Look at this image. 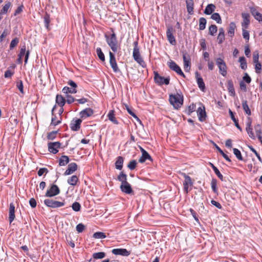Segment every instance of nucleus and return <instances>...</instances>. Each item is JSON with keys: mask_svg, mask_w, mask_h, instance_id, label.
Returning a JSON list of instances; mask_svg holds the SVG:
<instances>
[{"mask_svg": "<svg viewBox=\"0 0 262 262\" xmlns=\"http://www.w3.org/2000/svg\"><path fill=\"white\" fill-rule=\"evenodd\" d=\"M214 146L216 149L220 152V153L223 156V157L228 161L231 162L230 159L228 156L225 154L224 151L215 144L214 143Z\"/></svg>", "mask_w": 262, "mask_h": 262, "instance_id": "4c0bfd02", "label": "nucleus"}, {"mask_svg": "<svg viewBox=\"0 0 262 262\" xmlns=\"http://www.w3.org/2000/svg\"><path fill=\"white\" fill-rule=\"evenodd\" d=\"M78 181V178L77 176L74 175L68 179V183L71 185L75 186L76 185Z\"/></svg>", "mask_w": 262, "mask_h": 262, "instance_id": "72a5a7b5", "label": "nucleus"}, {"mask_svg": "<svg viewBox=\"0 0 262 262\" xmlns=\"http://www.w3.org/2000/svg\"><path fill=\"white\" fill-rule=\"evenodd\" d=\"M181 175L183 176L185 178L184 181L183 182L184 190L186 193H187L189 191V186H192L193 183L191 178L187 176L186 173L182 172Z\"/></svg>", "mask_w": 262, "mask_h": 262, "instance_id": "0eeeda50", "label": "nucleus"}, {"mask_svg": "<svg viewBox=\"0 0 262 262\" xmlns=\"http://www.w3.org/2000/svg\"><path fill=\"white\" fill-rule=\"evenodd\" d=\"M242 106L246 114H247L248 115H251V111L248 105L247 100H243L242 101Z\"/></svg>", "mask_w": 262, "mask_h": 262, "instance_id": "2f4dec72", "label": "nucleus"}, {"mask_svg": "<svg viewBox=\"0 0 262 262\" xmlns=\"http://www.w3.org/2000/svg\"><path fill=\"white\" fill-rule=\"evenodd\" d=\"M195 110V105L192 104L190 105L186 110V112L188 115H190L191 114L194 112Z\"/></svg>", "mask_w": 262, "mask_h": 262, "instance_id": "49530a36", "label": "nucleus"}, {"mask_svg": "<svg viewBox=\"0 0 262 262\" xmlns=\"http://www.w3.org/2000/svg\"><path fill=\"white\" fill-rule=\"evenodd\" d=\"M118 180L121 182L120 189L123 192L128 194L134 193L131 185L127 181V175L125 173L121 172L118 177Z\"/></svg>", "mask_w": 262, "mask_h": 262, "instance_id": "f257e3e1", "label": "nucleus"}, {"mask_svg": "<svg viewBox=\"0 0 262 262\" xmlns=\"http://www.w3.org/2000/svg\"><path fill=\"white\" fill-rule=\"evenodd\" d=\"M246 130L247 132V133L249 135V137L253 139H255V136H254V133L252 131V128L249 127H246Z\"/></svg>", "mask_w": 262, "mask_h": 262, "instance_id": "052dcab7", "label": "nucleus"}, {"mask_svg": "<svg viewBox=\"0 0 262 262\" xmlns=\"http://www.w3.org/2000/svg\"><path fill=\"white\" fill-rule=\"evenodd\" d=\"M242 15L243 18V23H242V25L243 26H245V28H247L250 24V15L248 13H242Z\"/></svg>", "mask_w": 262, "mask_h": 262, "instance_id": "a878e982", "label": "nucleus"}, {"mask_svg": "<svg viewBox=\"0 0 262 262\" xmlns=\"http://www.w3.org/2000/svg\"><path fill=\"white\" fill-rule=\"evenodd\" d=\"M9 33L10 31L8 30H7V29H5L2 34H1V35L0 36V42H2L3 41L4 38L5 37H6L8 34H9Z\"/></svg>", "mask_w": 262, "mask_h": 262, "instance_id": "6e6d98bb", "label": "nucleus"}, {"mask_svg": "<svg viewBox=\"0 0 262 262\" xmlns=\"http://www.w3.org/2000/svg\"><path fill=\"white\" fill-rule=\"evenodd\" d=\"M186 3L188 13L190 14H193L194 7L193 0H186Z\"/></svg>", "mask_w": 262, "mask_h": 262, "instance_id": "aec40b11", "label": "nucleus"}, {"mask_svg": "<svg viewBox=\"0 0 262 262\" xmlns=\"http://www.w3.org/2000/svg\"><path fill=\"white\" fill-rule=\"evenodd\" d=\"M255 72L257 74H259L261 72V63L259 62L255 63Z\"/></svg>", "mask_w": 262, "mask_h": 262, "instance_id": "0e129e2a", "label": "nucleus"}, {"mask_svg": "<svg viewBox=\"0 0 262 262\" xmlns=\"http://www.w3.org/2000/svg\"><path fill=\"white\" fill-rule=\"evenodd\" d=\"M154 80L156 83L161 85L162 84L168 85L169 83L170 78L169 77L164 78V77L161 76L158 72H154Z\"/></svg>", "mask_w": 262, "mask_h": 262, "instance_id": "39448f33", "label": "nucleus"}, {"mask_svg": "<svg viewBox=\"0 0 262 262\" xmlns=\"http://www.w3.org/2000/svg\"><path fill=\"white\" fill-rule=\"evenodd\" d=\"M239 62H240V67L241 69L245 70L247 67L246 58L244 56L240 57L239 58Z\"/></svg>", "mask_w": 262, "mask_h": 262, "instance_id": "c9c22d12", "label": "nucleus"}, {"mask_svg": "<svg viewBox=\"0 0 262 262\" xmlns=\"http://www.w3.org/2000/svg\"><path fill=\"white\" fill-rule=\"evenodd\" d=\"M215 8V6L214 5L212 4H208L205 10H204V13L207 15H210L214 11V9Z\"/></svg>", "mask_w": 262, "mask_h": 262, "instance_id": "393cba45", "label": "nucleus"}, {"mask_svg": "<svg viewBox=\"0 0 262 262\" xmlns=\"http://www.w3.org/2000/svg\"><path fill=\"white\" fill-rule=\"evenodd\" d=\"M190 67V61H184V69L186 72H188Z\"/></svg>", "mask_w": 262, "mask_h": 262, "instance_id": "e2e57ef3", "label": "nucleus"}, {"mask_svg": "<svg viewBox=\"0 0 262 262\" xmlns=\"http://www.w3.org/2000/svg\"><path fill=\"white\" fill-rule=\"evenodd\" d=\"M167 64L171 70L174 71L178 74L183 76V77H185V75L182 71L180 67L175 62L172 60H170L169 62H168Z\"/></svg>", "mask_w": 262, "mask_h": 262, "instance_id": "1a4fd4ad", "label": "nucleus"}, {"mask_svg": "<svg viewBox=\"0 0 262 262\" xmlns=\"http://www.w3.org/2000/svg\"><path fill=\"white\" fill-rule=\"evenodd\" d=\"M81 120L80 119L76 120L73 122L71 123V128L72 130L74 131L78 130L80 127V124L81 123Z\"/></svg>", "mask_w": 262, "mask_h": 262, "instance_id": "412c9836", "label": "nucleus"}, {"mask_svg": "<svg viewBox=\"0 0 262 262\" xmlns=\"http://www.w3.org/2000/svg\"><path fill=\"white\" fill-rule=\"evenodd\" d=\"M57 131H52L48 134L47 139L48 140H53L55 138Z\"/></svg>", "mask_w": 262, "mask_h": 262, "instance_id": "864d4df0", "label": "nucleus"}, {"mask_svg": "<svg viewBox=\"0 0 262 262\" xmlns=\"http://www.w3.org/2000/svg\"><path fill=\"white\" fill-rule=\"evenodd\" d=\"M211 186L213 191L217 194V180L215 179H212L211 182Z\"/></svg>", "mask_w": 262, "mask_h": 262, "instance_id": "58836bf2", "label": "nucleus"}, {"mask_svg": "<svg viewBox=\"0 0 262 262\" xmlns=\"http://www.w3.org/2000/svg\"><path fill=\"white\" fill-rule=\"evenodd\" d=\"M18 42L19 40L17 38H15L14 39H12L10 45V49H13L15 46H17Z\"/></svg>", "mask_w": 262, "mask_h": 262, "instance_id": "5fc2aeb1", "label": "nucleus"}, {"mask_svg": "<svg viewBox=\"0 0 262 262\" xmlns=\"http://www.w3.org/2000/svg\"><path fill=\"white\" fill-rule=\"evenodd\" d=\"M112 252L115 255H120L124 256H127L130 254V251L123 248L114 249Z\"/></svg>", "mask_w": 262, "mask_h": 262, "instance_id": "4468645a", "label": "nucleus"}, {"mask_svg": "<svg viewBox=\"0 0 262 262\" xmlns=\"http://www.w3.org/2000/svg\"><path fill=\"white\" fill-rule=\"evenodd\" d=\"M115 111L114 110H111L110 111L108 115H107V117L108 118V119L112 121V122H113L114 124H118V122L117 121V120H116V119L115 118Z\"/></svg>", "mask_w": 262, "mask_h": 262, "instance_id": "c756f323", "label": "nucleus"}, {"mask_svg": "<svg viewBox=\"0 0 262 262\" xmlns=\"http://www.w3.org/2000/svg\"><path fill=\"white\" fill-rule=\"evenodd\" d=\"M195 75L199 88L202 91H204L205 89V85L203 81V78L200 76V75L198 72H195Z\"/></svg>", "mask_w": 262, "mask_h": 262, "instance_id": "f3484780", "label": "nucleus"}, {"mask_svg": "<svg viewBox=\"0 0 262 262\" xmlns=\"http://www.w3.org/2000/svg\"><path fill=\"white\" fill-rule=\"evenodd\" d=\"M146 160H149L151 161L152 160L151 156L149 155V154L147 151H146V152L143 151V154H142V156L139 159V162L140 163H143L145 162V161Z\"/></svg>", "mask_w": 262, "mask_h": 262, "instance_id": "b1692460", "label": "nucleus"}, {"mask_svg": "<svg viewBox=\"0 0 262 262\" xmlns=\"http://www.w3.org/2000/svg\"><path fill=\"white\" fill-rule=\"evenodd\" d=\"M110 55V63L111 66L112 68L113 69V71L115 73H117L120 72V70L118 67L116 58L115 57V55L113 53L111 52H110L109 53Z\"/></svg>", "mask_w": 262, "mask_h": 262, "instance_id": "f8f14e48", "label": "nucleus"}, {"mask_svg": "<svg viewBox=\"0 0 262 262\" xmlns=\"http://www.w3.org/2000/svg\"><path fill=\"white\" fill-rule=\"evenodd\" d=\"M196 112L199 117V120L201 122L204 121L206 117V113L205 112V107L204 106L203 107H199L198 108Z\"/></svg>", "mask_w": 262, "mask_h": 262, "instance_id": "2eb2a0df", "label": "nucleus"}, {"mask_svg": "<svg viewBox=\"0 0 262 262\" xmlns=\"http://www.w3.org/2000/svg\"><path fill=\"white\" fill-rule=\"evenodd\" d=\"M227 88H228V92L230 93V95L232 96H234L235 95V92L234 91L233 83L231 80H229L228 81Z\"/></svg>", "mask_w": 262, "mask_h": 262, "instance_id": "4be33fe9", "label": "nucleus"}, {"mask_svg": "<svg viewBox=\"0 0 262 262\" xmlns=\"http://www.w3.org/2000/svg\"><path fill=\"white\" fill-rule=\"evenodd\" d=\"M169 102L176 108H178L182 105L183 102V96L179 94L170 95Z\"/></svg>", "mask_w": 262, "mask_h": 262, "instance_id": "f03ea898", "label": "nucleus"}, {"mask_svg": "<svg viewBox=\"0 0 262 262\" xmlns=\"http://www.w3.org/2000/svg\"><path fill=\"white\" fill-rule=\"evenodd\" d=\"M96 52H97V55H98L99 58L101 61H105V56H104V54L102 52V50H101V48H98L96 49Z\"/></svg>", "mask_w": 262, "mask_h": 262, "instance_id": "37998d69", "label": "nucleus"}, {"mask_svg": "<svg viewBox=\"0 0 262 262\" xmlns=\"http://www.w3.org/2000/svg\"><path fill=\"white\" fill-rule=\"evenodd\" d=\"M66 100L68 104H71L74 102L75 99L72 96L68 95L67 96V100Z\"/></svg>", "mask_w": 262, "mask_h": 262, "instance_id": "338daca9", "label": "nucleus"}, {"mask_svg": "<svg viewBox=\"0 0 262 262\" xmlns=\"http://www.w3.org/2000/svg\"><path fill=\"white\" fill-rule=\"evenodd\" d=\"M206 19L204 17H201L199 19V29L203 30L205 29L206 24Z\"/></svg>", "mask_w": 262, "mask_h": 262, "instance_id": "f704fd0d", "label": "nucleus"}, {"mask_svg": "<svg viewBox=\"0 0 262 262\" xmlns=\"http://www.w3.org/2000/svg\"><path fill=\"white\" fill-rule=\"evenodd\" d=\"M66 102L65 98L61 95L57 94L56 97V103L60 107H63Z\"/></svg>", "mask_w": 262, "mask_h": 262, "instance_id": "5701e85b", "label": "nucleus"}, {"mask_svg": "<svg viewBox=\"0 0 262 262\" xmlns=\"http://www.w3.org/2000/svg\"><path fill=\"white\" fill-rule=\"evenodd\" d=\"M105 37L106 38V42L110 47L111 48L114 52H116L117 51V39L116 34L113 32L109 37L105 34Z\"/></svg>", "mask_w": 262, "mask_h": 262, "instance_id": "7ed1b4c3", "label": "nucleus"}, {"mask_svg": "<svg viewBox=\"0 0 262 262\" xmlns=\"http://www.w3.org/2000/svg\"><path fill=\"white\" fill-rule=\"evenodd\" d=\"M137 166L136 161L135 160L130 161L127 165V167L130 170H134Z\"/></svg>", "mask_w": 262, "mask_h": 262, "instance_id": "09e8293b", "label": "nucleus"}, {"mask_svg": "<svg viewBox=\"0 0 262 262\" xmlns=\"http://www.w3.org/2000/svg\"><path fill=\"white\" fill-rule=\"evenodd\" d=\"M236 28V26L234 23L231 22L229 25V28L228 31V35L233 37L234 35V30Z\"/></svg>", "mask_w": 262, "mask_h": 262, "instance_id": "7c9ffc66", "label": "nucleus"}, {"mask_svg": "<svg viewBox=\"0 0 262 262\" xmlns=\"http://www.w3.org/2000/svg\"><path fill=\"white\" fill-rule=\"evenodd\" d=\"M62 92H63V93H64L65 94H68V93L74 94L77 92V91L75 89L69 88L68 86H64L62 89Z\"/></svg>", "mask_w": 262, "mask_h": 262, "instance_id": "e433bc0d", "label": "nucleus"}, {"mask_svg": "<svg viewBox=\"0 0 262 262\" xmlns=\"http://www.w3.org/2000/svg\"><path fill=\"white\" fill-rule=\"evenodd\" d=\"M229 114L230 115L231 119L233 120V121L234 122V123L235 124V126L240 131H242V128L240 127V126L238 124V120L237 119H236V118H235L233 113L230 110H229Z\"/></svg>", "mask_w": 262, "mask_h": 262, "instance_id": "473e14b6", "label": "nucleus"}, {"mask_svg": "<svg viewBox=\"0 0 262 262\" xmlns=\"http://www.w3.org/2000/svg\"><path fill=\"white\" fill-rule=\"evenodd\" d=\"M30 52L28 50L26 52V46L24 45L20 49V52L18 54L19 59H20V62H22V57L25 55V63L26 64L28 61V59L29 58Z\"/></svg>", "mask_w": 262, "mask_h": 262, "instance_id": "ddd939ff", "label": "nucleus"}, {"mask_svg": "<svg viewBox=\"0 0 262 262\" xmlns=\"http://www.w3.org/2000/svg\"><path fill=\"white\" fill-rule=\"evenodd\" d=\"M250 12L254 17L256 16L259 12L257 11V7H250Z\"/></svg>", "mask_w": 262, "mask_h": 262, "instance_id": "4d7b16f0", "label": "nucleus"}, {"mask_svg": "<svg viewBox=\"0 0 262 262\" xmlns=\"http://www.w3.org/2000/svg\"><path fill=\"white\" fill-rule=\"evenodd\" d=\"M105 256V253L103 252L94 253L93 254V257L94 259H102Z\"/></svg>", "mask_w": 262, "mask_h": 262, "instance_id": "a19ab883", "label": "nucleus"}, {"mask_svg": "<svg viewBox=\"0 0 262 262\" xmlns=\"http://www.w3.org/2000/svg\"><path fill=\"white\" fill-rule=\"evenodd\" d=\"M217 32V27L215 25H211L209 28V32L211 35H214Z\"/></svg>", "mask_w": 262, "mask_h": 262, "instance_id": "a18cd8bd", "label": "nucleus"}, {"mask_svg": "<svg viewBox=\"0 0 262 262\" xmlns=\"http://www.w3.org/2000/svg\"><path fill=\"white\" fill-rule=\"evenodd\" d=\"M216 64L219 69L220 73L223 76L227 75V66L225 62L221 58L216 59Z\"/></svg>", "mask_w": 262, "mask_h": 262, "instance_id": "20e7f679", "label": "nucleus"}, {"mask_svg": "<svg viewBox=\"0 0 262 262\" xmlns=\"http://www.w3.org/2000/svg\"><path fill=\"white\" fill-rule=\"evenodd\" d=\"M15 217V206L13 203L10 204L9 211V221L11 223Z\"/></svg>", "mask_w": 262, "mask_h": 262, "instance_id": "a211bd4d", "label": "nucleus"}, {"mask_svg": "<svg viewBox=\"0 0 262 262\" xmlns=\"http://www.w3.org/2000/svg\"><path fill=\"white\" fill-rule=\"evenodd\" d=\"M248 147L254 153L258 160L262 163V159H261L259 154L256 151V150L252 146H248Z\"/></svg>", "mask_w": 262, "mask_h": 262, "instance_id": "bf43d9fd", "label": "nucleus"}, {"mask_svg": "<svg viewBox=\"0 0 262 262\" xmlns=\"http://www.w3.org/2000/svg\"><path fill=\"white\" fill-rule=\"evenodd\" d=\"M93 114V111L90 108H87L82 111L80 115L82 118H85L92 116Z\"/></svg>", "mask_w": 262, "mask_h": 262, "instance_id": "6ab92c4d", "label": "nucleus"}, {"mask_svg": "<svg viewBox=\"0 0 262 262\" xmlns=\"http://www.w3.org/2000/svg\"><path fill=\"white\" fill-rule=\"evenodd\" d=\"M44 203L48 207L53 208H58L64 205V202H59L49 199L45 200Z\"/></svg>", "mask_w": 262, "mask_h": 262, "instance_id": "423d86ee", "label": "nucleus"}, {"mask_svg": "<svg viewBox=\"0 0 262 262\" xmlns=\"http://www.w3.org/2000/svg\"><path fill=\"white\" fill-rule=\"evenodd\" d=\"M10 6H11V3L10 2L7 3L5 5V6L3 7L2 9L1 10V14H6Z\"/></svg>", "mask_w": 262, "mask_h": 262, "instance_id": "3c124183", "label": "nucleus"}, {"mask_svg": "<svg viewBox=\"0 0 262 262\" xmlns=\"http://www.w3.org/2000/svg\"><path fill=\"white\" fill-rule=\"evenodd\" d=\"M134 48L133 54L134 58L141 56L139 52V48L138 46V41H136L134 42Z\"/></svg>", "mask_w": 262, "mask_h": 262, "instance_id": "bb28decb", "label": "nucleus"}, {"mask_svg": "<svg viewBox=\"0 0 262 262\" xmlns=\"http://www.w3.org/2000/svg\"><path fill=\"white\" fill-rule=\"evenodd\" d=\"M72 208L74 211L77 212L80 210L81 205L78 202H75L72 204Z\"/></svg>", "mask_w": 262, "mask_h": 262, "instance_id": "8fccbe9b", "label": "nucleus"}, {"mask_svg": "<svg viewBox=\"0 0 262 262\" xmlns=\"http://www.w3.org/2000/svg\"><path fill=\"white\" fill-rule=\"evenodd\" d=\"M95 238H104L106 237V235L104 233L101 232H96L94 233L93 235Z\"/></svg>", "mask_w": 262, "mask_h": 262, "instance_id": "c03bdc74", "label": "nucleus"}, {"mask_svg": "<svg viewBox=\"0 0 262 262\" xmlns=\"http://www.w3.org/2000/svg\"><path fill=\"white\" fill-rule=\"evenodd\" d=\"M61 143L59 142H49L48 144L49 151L53 154H56L58 151Z\"/></svg>", "mask_w": 262, "mask_h": 262, "instance_id": "9b49d317", "label": "nucleus"}, {"mask_svg": "<svg viewBox=\"0 0 262 262\" xmlns=\"http://www.w3.org/2000/svg\"><path fill=\"white\" fill-rule=\"evenodd\" d=\"M173 29L171 26L167 27L166 31V36L167 39L169 43L172 45H174L176 43L175 37L173 35Z\"/></svg>", "mask_w": 262, "mask_h": 262, "instance_id": "9d476101", "label": "nucleus"}, {"mask_svg": "<svg viewBox=\"0 0 262 262\" xmlns=\"http://www.w3.org/2000/svg\"><path fill=\"white\" fill-rule=\"evenodd\" d=\"M123 164V157L119 156L117 158V161L115 162L116 168L119 170H121L122 168Z\"/></svg>", "mask_w": 262, "mask_h": 262, "instance_id": "cd10ccee", "label": "nucleus"}, {"mask_svg": "<svg viewBox=\"0 0 262 262\" xmlns=\"http://www.w3.org/2000/svg\"><path fill=\"white\" fill-rule=\"evenodd\" d=\"M126 109L127 112L133 116L135 119H136L138 121H139L140 123L141 122L139 118L137 116V115L132 111V109L129 107L127 105H125Z\"/></svg>", "mask_w": 262, "mask_h": 262, "instance_id": "79ce46f5", "label": "nucleus"}, {"mask_svg": "<svg viewBox=\"0 0 262 262\" xmlns=\"http://www.w3.org/2000/svg\"><path fill=\"white\" fill-rule=\"evenodd\" d=\"M69 162V158L67 156H62L59 160V165L64 166Z\"/></svg>", "mask_w": 262, "mask_h": 262, "instance_id": "c85d7f7f", "label": "nucleus"}, {"mask_svg": "<svg viewBox=\"0 0 262 262\" xmlns=\"http://www.w3.org/2000/svg\"><path fill=\"white\" fill-rule=\"evenodd\" d=\"M255 130L257 138H258L259 136H262V132L261 130V127L259 124H257L255 126Z\"/></svg>", "mask_w": 262, "mask_h": 262, "instance_id": "603ef678", "label": "nucleus"}, {"mask_svg": "<svg viewBox=\"0 0 262 262\" xmlns=\"http://www.w3.org/2000/svg\"><path fill=\"white\" fill-rule=\"evenodd\" d=\"M243 79V80L245 81L247 83H250L251 81L250 77L248 75V74L247 73L245 74V75L244 76Z\"/></svg>", "mask_w": 262, "mask_h": 262, "instance_id": "774afa93", "label": "nucleus"}, {"mask_svg": "<svg viewBox=\"0 0 262 262\" xmlns=\"http://www.w3.org/2000/svg\"><path fill=\"white\" fill-rule=\"evenodd\" d=\"M60 193L59 187L55 184H52L50 189H48L45 194L47 197H52Z\"/></svg>", "mask_w": 262, "mask_h": 262, "instance_id": "6e6552de", "label": "nucleus"}, {"mask_svg": "<svg viewBox=\"0 0 262 262\" xmlns=\"http://www.w3.org/2000/svg\"><path fill=\"white\" fill-rule=\"evenodd\" d=\"M211 18L215 20L217 24L222 23V19L220 14L218 13H214L212 14Z\"/></svg>", "mask_w": 262, "mask_h": 262, "instance_id": "ea45409f", "label": "nucleus"}, {"mask_svg": "<svg viewBox=\"0 0 262 262\" xmlns=\"http://www.w3.org/2000/svg\"><path fill=\"white\" fill-rule=\"evenodd\" d=\"M233 150L234 154L235 155V156H236L238 160L241 161L243 160L241 152L238 149L234 148L233 149Z\"/></svg>", "mask_w": 262, "mask_h": 262, "instance_id": "de8ad7c7", "label": "nucleus"}, {"mask_svg": "<svg viewBox=\"0 0 262 262\" xmlns=\"http://www.w3.org/2000/svg\"><path fill=\"white\" fill-rule=\"evenodd\" d=\"M77 169V165L75 163H71L68 165L67 169L64 173L65 176L70 175L75 172Z\"/></svg>", "mask_w": 262, "mask_h": 262, "instance_id": "dca6fc26", "label": "nucleus"}, {"mask_svg": "<svg viewBox=\"0 0 262 262\" xmlns=\"http://www.w3.org/2000/svg\"><path fill=\"white\" fill-rule=\"evenodd\" d=\"M17 87L19 90V91L22 93L24 94V90H23V84L22 81L20 80L19 81L17 82Z\"/></svg>", "mask_w": 262, "mask_h": 262, "instance_id": "69168bd1", "label": "nucleus"}, {"mask_svg": "<svg viewBox=\"0 0 262 262\" xmlns=\"http://www.w3.org/2000/svg\"><path fill=\"white\" fill-rule=\"evenodd\" d=\"M76 230L78 233H81L83 232L85 228V226L83 224L80 223L76 226Z\"/></svg>", "mask_w": 262, "mask_h": 262, "instance_id": "680f3d73", "label": "nucleus"}, {"mask_svg": "<svg viewBox=\"0 0 262 262\" xmlns=\"http://www.w3.org/2000/svg\"><path fill=\"white\" fill-rule=\"evenodd\" d=\"M50 16L49 15L46 14L44 16V23L45 27L47 29H49V25L50 23Z\"/></svg>", "mask_w": 262, "mask_h": 262, "instance_id": "13d9d810", "label": "nucleus"}]
</instances>
